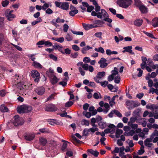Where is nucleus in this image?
Masks as SVG:
<instances>
[{
  "label": "nucleus",
  "instance_id": "1",
  "mask_svg": "<svg viewBox=\"0 0 158 158\" xmlns=\"http://www.w3.org/2000/svg\"><path fill=\"white\" fill-rule=\"evenodd\" d=\"M32 109V107L27 105H23L18 106L17 110L18 113L20 114L28 113Z\"/></svg>",
  "mask_w": 158,
  "mask_h": 158
},
{
  "label": "nucleus",
  "instance_id": "2",
  "mask_svg": "<svg viewBox=\"0 0 158 158\" xmlns=\"http://www.w3.org/2000/svg\"><path fill=\"white\" fill-rule=\"evenodd\" d=\"M126 104L128 110H132L139 106L140 103L137 101L128 100L126 102Z\"/></svg>",
  "mask_w": 158,
  "mask_h": 158
},
{
  "label": "nucleus",
  "instance_id": "3",
  "mask_svg": "<svg viewBox=\"0 0 158 158\" xmlns=\"http://www.w3.org/2000/svg\"><path fill=\"white\" fill-rule=\"evenodd\" d=\"M132 0H117V4L119 6L126 8L131 5Z\"/></svg>",
  "mask_w": 158,
  "mask_h": 158
},
{
  "label": "nucleus",
  "instance_id": "4",
  "mask_svg": "<svg viewBox=\"0 0 158 158\" xmlns=\"http://www.w3.org/2000/svg\"><path fill=\"white\" fill-rule=\"evenodd\" d=\"M55 4L56 7L59 8L63 10H68L69 9V3L68 2H60L55 1Z\"/></svg>",
  "mask_w": 158,
  "mask_h": 158
},
{
  "label": "nucleus",
  "instance_id": "5",
  "mask_svg": "<svg viewBox=\"0 0 158 158\" xmlns=\"http://www.w3.org/2000/svg\"><path fill=\"white\" fill-rule=\"evenodd\" d=\"M14 120L13 123L15 126L17 127L23 125L24 121L22 118H20L18 115H15L14 117Z\"/></svg>",
  "mask_w": 158,
  "mask_h": 158
},
{
  "label": "nucleus",
  "instance_id": "6",
  "mask_svg": "<svg viewBox=\"0 0 158 158\" xmlns=\"http://www.w3.org/2000/svg\"><path fill=\"white\" fill-rule=\"evenodd\" d=\"M12 82L13 83V85H19V83H21L20 77L18 75L16 74H12L11 75Z\"/></svg>",
  "mask_w": 158,
  "mask_h": 158
},
{
  "label": "nucleus",
  "instance_id": "7",
  "mask_svg": "<svg viewBox=\"0 0 158 158\" xmlns=\"http://www.w3.org/2000/svg\"><path fill=\"white\" fill-rule=\"evenodd\" d=\"M31 76L34 79V81L36 82H38L40 79V73L36 70H33L31 72Z\"/></svg>",
  "mask_w": 158,
  "mask_h": 158
},
{
  "label": "nucleus",
  "instance_id": "8",
  "mask_svg": "<svg viewBox=\"0 0 158 158\" xmlns=\"http://www.w3.org/2000/svg\"><path fill=\"white\" fill-rule=\"evenodd\" d=\"M44 109L48 111L53 112L56 111L57 110V108L55 105L50 104L46 106Z\"/></svg>",
  "mask_w": 158,
  "mask_h": 158
},
{
  "label": "nucleus",
  "instance_id": "9",
  "mask_svg": "<svg viewBox=\"0 0 158 158\" xmlns=\"http://www.w3.org/2000/svg\"><path fill=\"white\" fill-rule=\"evenodd\" d=\"M35 91L38 95H42L44 93L45 89L43 86H41L36 88Z\"/></svg>",
  "mask_w": 158,
  "mask_h": 158
},
{
  "label": "nucleus",
  "instance_id": "10",
  "mask_svg": "<svg viewBox=\"0 0 158 158\" xmlns=\"http://www.w3.org/2000/svg\"><path fill=\"white\" fill-rule=\"evenodd\" d=\"M24 137L25 139L26 140L31 141L33 140L35 137V135L34 134L29 133L26 134V135H24Z\"/></svg>",
  "mask_w": 158,
  "mask_h": 158
},
{
  "label": "nucleus",
  "instance_id": "11",
  "mask_svg": "<svg viewBox=\"0 0 158 158\" xmlns=\"http://www.w3.org/2000/svg\"><path fill=\"white\" fill-rule=\"evenodd\" d=\"M138 8L142 14H146L148 12V8L144 5H141Z\"/></svg>",
  "mask_w": 158,
  "mask_h": 158
},
{
  "label": "nucleus",
  "instance_id": "12",
  "mask_svg": "<svg viewBox=\"0 0 158 158\" xmlns=\"http://www.w3.org/2000/svg\"><path fill=\"white\" fill-rule=\"evenodd\" d=\"M132 48V46H129L124 47L123 48V49H124V50H123L122 52L123 53H125L126 52H128L129 53L131 54H134V53L132 52V50L131 49Z\"/></svg>",
  "mask_w": 158,
  "mask_h": 158
},
{
  "label": "nucleus",
  "instance_id": "13",
  "mask_svg": "<svg viewBox=\"0 0 158 158\" xmlns=\"http://www.w3.org/2000/svg\"><path fill=\"white\" fill-rule=\"evenodd\" d=\"M143 23V20L140 19H136L134 22V24L135 26L139 27L141 26Z\"/></svg>",
  "mask_w": 158,
  "mask_h": 158
},
{
  "label": "nucleus",
  "instance_id": "14",
  "mask_svg": "<svg viewBox=\"0 0 158 158\" xmlns=\"http://www.w3.org/2000/svg\"><path fill=\"white\" fill-rule=\"evenodd\" d=\"M39 141L40 144L43 146H45L47 142V139L43 137L40 138Z\"/></svg>",
  "mask_w": 158,
  "mask_h": 158
},
{
  "label": "nucleus",
  "instance_id": "15",
  "mask_svg": "<svg viewBox=\"0 0 158 158\" xmlns=\"http://www.w3.org/2000/svg\"><path fill=\"white\" fill-rule=\"evenodd\" d=\"M87 152L93 155L95 157H97L99 154V152L97 151H94L92 149H89Z\"/></svg>",
  "mask_w": 158,
  "mask_h": 158
},
{
  "label": "nucleus",
  "instance_id": "16",
  "mask_svg": "<svg viewBox=\"0 0 158 158\" xmlns=\"http://www.w3.org/2000/svg\"><path fill=\"white\" fill-rule=\"evenodd\" d=\"M152 25L154 27H158V18L156 17L152 19Z\"/></svg>",
  "mask_w": 158,
  "mask_h": 158
},
{
  "label": "nucleus",
  "instance_id": "17",
  "mask_svg": "<svg viewBox=\"0 0 158 158\" xmlns=\"http://www.w3.org/2000/svg\"><path fill=\"white\" fill-rule=\"evenodd\" d=\"M92 48V47L88 45L85 47L82 48L81 52L83 54H85L86 53V51Z\"/></svg>",
  "mask_w": 158,
  "mask_h": 158
},
{
  "label": "nucleus",
  "instance_id": "18",
  "mask_svg": "<svg viewBox=\"0 0 158 158\" xmlns=\"http://www.w3.org/2000/svg\"><path fill=\"white\" fill-rule=\"evenodd\" d=\"M40 0L41 2L44 3L42 6V10H45L49 7V4L48 3H45V1H42V0Z\"/></svg>",
  "mask_w": 158,
  "mask_h": 158
},
{
  "label": "nucleus",
  "instance_id": "19",
  "mask_svg": "<svg viewBox=\"0 0 158 158\" xmlns=\"http://www.w3.org/2000/svg\"><path fill=\"white\" fill-rule=\"evenodd\" d=\"M140 111V110L139 108H138L137 109L135 110L133 112V115L137 118L138 117L140 116L139 113Z\"/></svg>",
  "mask_w": 158,
  "mask_h": 158
},
{
  "label": "nucleus",
  "instance_id": "20",
  "mask_svg": "<svg viewBox=\"0 0 158 158\" xmlns=\"http://www.w3.org/2000/svg\"><path fill=\"white\" fill-rule=\"evenodd\" d=\"M83 27L86 30H88L90 29L93 28V26L92 24H88L85 23L83 24Z\"/></svg>",
  "mask_w": 158,
  "mask_h": 158
},
{
  "label": "nucleus",
  "instance_id": "21",
  "mask_svg": "<svg viewBox=\"0 0 158 158\" xmlns=\"http://www.w3.org/2000/svg\"><path fill=\"white\" fill-rule=\"evenodd\" d=\"M59 81V79H57L56 77L54 75L52 78L51 80V82L52 85H54L56 84Z\"/></svg>",
  "mask_w": 158,
  "mask_h": 158
},
{
  "label": "nucleus",
  "instance_id": "22",
  "mask_svg": "<svg viewBox=\"0 0 158 158\" xmlns=\"http://www.w3.org/2000/svg\"><path fill=\"white\" fill-rule=\"evenodd\" d=\"M0 110L2 112H7L8 111V109L5 105H2L0 107Z\"/></svg>",
  "mask_w": 158,
  "mask_h": 158
},
{
  "label": "nucleus",
  "instance_id": "23",
  "mask_svg": "<svg viewBox=\"0 0 158 158\" xmlns=\"http://www.w3.org/2000/svg\"><path fill=\"white\" fill-rule=\"evenodd\" d=\"M67 146L68 145L66 143H64L63 144L60 149L62 152H64L67 150V149H66Z\"/></svg>",
  "mask_w": 158,
  "mask_h": 158
},
{
  "label": "nucleus",
  "instance_id": "24",
  "mask_svg": "<svg viewBox=\"0 0 158 158\" xmlns=\"http://www.w3.org/2000/svg\"><path fill=\"white\" fill-rule=\"evenodd\" d=\"M101 11L102 16L103 17L105 18L109 17L108 13L104 9H102Z\"/></svg>",
  "mask_w": 158,
  "mask_h": 158
},
{
  "label": "nucleus",
  "instance_id": "25",
  "mask_svg": "<svg viewBox=\"0 0 158 158\" xmlns=\"http://www.w3.org/2000/svg\"><path fill=\"white\" fill-rule=\"evenodd\" d=\"M39 131L42 133H49L50 132V131L47 128H43L39 129Z\"/></svg>",
  "mask_w": 158,
  "mask_h": 158
},
{
  "label": "nucleus",
  "instance_id": "26",
  "mask_svg": "<svg viewBox=\"0 0 158 158\" xmlns=\"http://www.w3.org/2000/svg\"><path fill=\"white\" fill-rule=\"evenodd\" d=\"M45 41V40H42L38 41L36 43V45H38V48H40L42 47L43 46H41V45L44 44Z\"/></svg>",
  "mask_w": 158,
  "mask_h": 158
},
{
  "label": "nucleus",
  "instance_id": "27",
  "mask_svg": "<svg viewBox=\"0 0 158 158\" xmlns=\"http://www.w3.org/2000/svg\"><path fill=\"white\" fill-rule=\"evenodd\" d=\"M98 125L100 127V128L102 129L105 128L107 126L106 123L102 122H99L98 123Z\"/></svg>",
  "mask_w": 158,
  "mask_h": 158
},
{
  "label": "nucleus",
  "instance_id": "28",
  "mask_svg": "<svg viewBox=\"0 0 158 158\" xmlns=\"http://www.w3.org/2000/svg\"><path fill=\"white\" fill-rule=\"evenodd\" d=\"M144 148V146H141L140 149L139 150L138 152V154L139 155H141L143 154L145 152Z\"/></svg>",
  "mask_w": 158,
  "mask_h": 158
},
{
  "label": "nucleus",
  "instance_id": "29",
  "mask_svg": "<svg viewBox=\"0 0 158 158\" xmlns=\"http://www.w3.org/2000/svg\"><path fill=\"white\" fill-rule=\"evenodd\" d=\"M33 65L35 67L41 69L42 68V66L39 63L36 61H34Z\"/></svg>",
  "mask_w": 158,
  "mask_h": 158
},
{
  "label": "nucleus",
  "instance_id": "30",
  "mask_svg": "<svg viewBox=\"0 0 158 158\" xmlns=\"http://www.w3.org/2000/svg\"><path fill=\"white\" fill-rule=\"evenodd\" d=\"M78 12V10H72L69 12V15L72 16H74Z\"/></svg>",
  "mask_w": 158,
  "mask_h": 158
},
{
  "label": "nucleus",
  "instance_id": "31",
  "mask_svg": "<svg viewBox=\"0 0 158 158\" xmlns=\"http://www.w3.org/2000/svg\"><path fill=\"white\" fill-rule=\"evenodd\" d=\"M105 72L103 71L101 72H99L98 73L97 76L99 78H101L102 77L105 76Z\"/></svg>",
  "mask_w": 158,
  "mask_h": 158
},
{
  "label": "nucleus",
  "instance_id": "32",
  "mask_svg": "<svg viewBox=\"0 0 158 158\" xmlns=\"http://www.w3.org/2000/svg\"><path fill=\"white\" fill-rule=\"evenodd\" d=\"M99 94H98L97 93H95L93 95V97L96 99H98L99 98H102V97L101 95V94L99 93H98Z\"/></svg>",
  "mask_w": 158,
  "mask_h": 158
},
{
  "label": "nucleus",
  "instance_id": "33",
  "mask_svg": "<svg viewBox=\"0 0 158 158\" xmlns=\"http://www.w3.org/2000/svg\"><path fill=\"white\" fill-rule=\"evenodd\" d=\"M5 15L8 19L10 20V10L9 9H7L5 12Z\"/></svg>",
  "mask_w": 158,
  "mask_h": 158
},
{
  "label": "nucleus",
  "instance_id": "34",
  "mask_svg": "<svg viewBox=\"0 0 158 158\" xmlns=\"http://www.w3.org/2000/svg\"><path fill=\"white\" fill-rule=\"evenodd\" d=\"M28 88V87L27 86L23 84L22 85L21 87H20V90H22L23 92L27 89Z\"/></svg>",
  "mask_w": 158,
  "mask_h": 158
},
{
  "label": "nucleus",
  "instance_id": "35",
  "mask_svg": "<svg viewBox=\"0 0 158 158\" xmlns=\"http://www.w3.org/2000/svg\"><path fill=\"white\" fill-rule=\"evenodd\" d=\"M115 76V74L114 73H112L111 75H109L108 77V81H112L114 78V77Z\"/></svg>",
  "mask_w": 158,
  "mask_h": 158
},
{
  "label": "nucleus",
  "instance_id": "36",
  "mask_svg": "<svg viewBox=\"0 0 158 158\" xmlns=\"http://www.w3.org/2000/svg\"><path fill=\"white\" fill-rule=\"evenodd\" d=\"M135 5L137 7H139L141 5L142 2L140 0H134Z\"/></svg>",
  "mask_w": 158,
  "mask_h": 158
},
{
  "label": "nucleus",
  "instance_id": "37",
  "mask_svg": "<svg viewBox=\"0 0 158 158\" xmlns=\"http://www.w3.org/2000/svg\"><path fill=\"white\" fill-rule=\"evenodd\" d=\"M143 33L147 36L150 37L151 38L153 39H156V38L151 33H148L145 31H144Z\"/></svg>",
  "mask_w": 158,
  "mask_h": 158
},
{
  "label": "nucleus",
  "instance_id": "38",
  "mask_svg": "<svg viewBox=\"0 0 158 158\" xmlns=\"http://www.w3.org/2000/svg\"><path fill=\"white\" fill-rule=\"evenodd\" d=\"M114 112L118 117H122V114L120 113L118 110H114Z\"/></svg>",
  "mask_w": 158,
  "mask_h": 158
},
{
  "label": "nucleus",
  "instance_id": "39",
  "mask_svg": "<svg viewBox=\"0 0 158 158\" xmlns=\"http://www.w3.org/2000/svg\"><path fill=\"white\" fill-rule=\"evenodd\" d=\"M81 123L82 125H85L87 126H88L89 125V121L85 119H83Z\"/></svg>",
  "mask_w": 158,
  "mask_h": 158
},
{
  "label": "nucleus",
  "instance_id": "40",
  "mask_svg": "<svg viewBox=\"0 0 158 158\" xmlns=\"http://www.w3.org/2000/svg\"><path fill=\"white\" fill-rule=\"evenodd\" d=\"M9 2L7 0H5L2 1V6L4 7L6 6L9 4Z\"/></svg>",
  "mask_w": 158,
  "mask_h": 158
},
{
  "label": "nucleus",
  "instance_id": "41",
  "mask_svg": "<svg viewBox=\"0 0 158 158\" xmlns=\"http://www.w3.org/2000/svg\"><path fill=\"white\" fill-rule=\"evenodd\" d=\"M73 102L72 101H69L65 103V106L66 107H69L72 105Z\"/></svg>",
  "mask_w": 158,
  "mask_h": 158
},
{
  "label": "nucleus",
  "instance_id": "42",
  "mask_svg": "<svg viewBox=\"0 0 158 158\" xmlns=\"http://www.w3.org/2000/svg\"><path fill=\"white\" fill-rule=\"evenodd\" d=\"M83 114L84 115H85L86 117L88 118H89L92 115L91 113L89 112H83Z\"/></svg>",
  "mask_w": 158,
  "mask_h": 158
},
{
  "label": "nucleus",
  "instance_id": "43",
  "mask_svg": "<svg viewBox=\"0 0 158 158\" xmlns=\"http://www.w3.org/2000/svg\"><path fill=\"white\" fill-rule=\"evenodd\" d=\"M49 57L55 61H56L57 59V57L52 54L49 55Z\"/></svg>",
  "mask_w": 158,
  "mask_h": 158
},
{
  "label": "nucleus",
  "instance_id": "44",
  "mask_svg": "<svg viewBox=\"0 0 158 158\" xmlns=\"http://www.w3.org/2000/svg\"><path fill=\"white\" fill-rule=\"evenodd\" d=\"M100 83L102 86L105 87L108 85V82L107 81H105L103 82H101Z\"/></svg>",
  "mask_w": 158,
  "mask_h": 158
},
{
  "label": "nucleus",
  "instance_id": "45",
  "mask_svg": "<svg viewBox=\"0 0 158 158\" xmlns=\"http://www.w3.org/2000/svg\"><path fill=\"white\" fill-rule=\"evenodd\" d=\"M94 9V7L93 6H89L87 7V11L88 12H91Z\"/></svg>",
  "mask_w": 158,
  "mask_h": 158
},
{
  "label": "nucleus",
  "instance_id": "46",
  "mask_svg": "<svg viewBox=\"0 0 158 158\" xmlns=\"http://www.w3.org/2000/svg\"><path fill=\"white\" fill-rule=\"evenodd\" d=\"M137 70L138 71H139V73L137 75L138 77H141L142 76V74H143V70L140 68H138L137 69Z\"/></svg>",
  "mask_w": 158,
  "mask_h": 158
},
{
  "label": "nucleus",
  "instance_id": "47",
  "mask_svg": "<svg viewBox=\"0 0 158 158\" xmlns=\"http://www.w3.org/2000/svg\"><path fill=\"white\" fill-rule=\"evenodd\" d=\"M89 131L88 129L85 128L84 129L83 131V136H87L88 135Z\"/></svg>",
  "mask_w": 158,
  "mask_h": 158
},
{
  "label": "nucleus",
  "instance_id": "48",
  "mask_svg": "<svg viewBox=\"0 0 158 158\" xmlns=\"http://www.w3.org/2000/svg\"><path fill=\"white\" fill-rule=\"evenodd\" d=\"M71 31L74 34L81 35H83V33L82 31H76L73 30H71Z\"/></svg>",
  "mask_w": 158,
  "mask_h": 158
},
{
  "label": "nucleus",
  "instance_id": "49",
  "mask_svg": "<svg viewBox=\"0 0 158 158\" xmlns=\"http://www.w3.org/2000/svg\"><path fill=\"white\" fill-rule=\"evenodd\" d=\"M69 26L67 24H64L63 25V31L64 32H66L69 29Z\"/></svg>",
  "mask_w": 158,
  "mask_h": 158
},
{
  "label": "nucleus",
  "instance_id": "50",
  "mask_svg": "<svg viewBox=\"0 0 158 158\" xmlns=\"http://www.w3.org/2000/svg\"><path fill=\"white\" fill-rule=\"evenodd\" d=\"M102 33L101 32H98L95 33L94 36L99 38H102Z\"/></svg>",
  "mask_w": 158,
  "mask_h": 158
},
{
  "label": "nucleus",
  "instance_id": "51",
  "mask_svg": "<svg viewBox=\"0 0 158 158\" xmlns=\"http://www.w3.org/2000/svg\"><path fill=\"white\" fill-rule=\"evenodd\" d=\"M95 22L97 25H102L104 23V22L102 21L99 20H96Z\"/></svg>",
  "mask_w": 158,
  "mask_h": 158
},
{
  "label": "nucleus",
  "instance_id": "52",
  "mask_svg": "<svg viewBox=\"0 0 158 158\" xmlns=\"http://www.w3.org/2000/svg\"><path fill=\"white\" fill-rule=\"evenodd\" d=\"M44 45L46 47H49L52 46V44L51 42H50L48 41H45Z\"/></svg>",
  "mask_w": 158,
  "mask_h": 158
},
{
  "label": "nucleus",
  "instance_id": "53",
  "mask_svg": "<svg viewBox=\"0 0 158 158\" xmlns=\"http://www.w3.org/2000/svg\"><path fill=\"white\" fill-rule=\"evenodd\" d=\"M72 47L73 49L75 51H78L80 50V48L76 45H73Z\"/></svg>",
  "mask_w": 158,
  "mask_h": 158
},
{
  "label": "nucleus",
  "instance_id": "54",
  "mask_svg": "<svg viewBox=\"0 0 158 158\" xmlns=\"http://www.w3.org/2000/svg\"><path fill=\"white\" fill-rule=\"evenodd\" d=\"M114 82L115 83L117 84H118L119 83L120 81V78L118 76H117L115 78V80H114Z\"/></svg>",
  "mask_w": 158,
  "mask_h": 158
},
{
  "label": "nucleus",
  "instance_id": "55",
  "mask_svg": "<svg viewBox=\"0 0 158 158\" xmlns=\"http://www.w3.org/2000/svg\"><path fill=\"white\" fill-rule=\"evenodd\" d=\"M90 61V58L88 57H85L83 59V61L85 63H89Z\"/></svg>",
  "mask_w": 158,
  "mask_h": 158
},
{
  "label": "nucleus",
  "instance_id": "56",
  "mask_svg": "<svg viewBox=\"0 0 158 158\" xmlns=\"http://www.w3.org/2000/svg\"><path fill=\"white\" fill-rule=\"evenodd\" d=\"M55 95L56 94L55 93L54 94H51V95L47 98V101L50 100L54 99Z\"/></svg>",
  "mask_w": 158,
  "mask_h": 158
},
{
  "label": "nucleus",
  "instance_id": "57",
  "mask_svg": "<svg viewBox=\"0 0 158 158\" xmlns=\"http://www.w3.org/2000/svg\"><path fill=\"white\" fill-rule=\"evenodd\" d=\"M45 12L46 14H52L53 12L52 10L50 8H48L46 10H45Z\"/></svg>",
  "mask_w": 158,
  "mask_h": 158
},
{
  "label": "nucleus",
  "instance_id": "58",
  "mask_svg": "<svg viewBox=\"0 0 158 158\" xmlns=\"http://www.w3.org/2000/svg\"><path fill=\"white\" fill-rule=\"evenodd\" d=\"M63 47L62 45H58V48L57 49L60 52H61L62 54H64V52L62 50V48H63Z\"/></svg>",
  "mask_w": 158,
  "mask_h": 158
},
{
  "label": "nucleus",
  "instance_id": "59",
  "mask_svg": "<svg viewBox=\"0 0 158 158\" xmlns=\"http://www.w3.org/2000/svg\"><path fill=\"white\" fill-rule=\"evenodd\" d=\"M64 21L65 20L64 19H60L59 17H58L56 19V22L57 23H60V22L64 23Z\"/></svg>",
  "mask_w": 158,
  "mask_h": 158
},
{
  "label": "nucleus",
  "instance_id": "60",
  "mask_svg": "<svg viewBox=\"0 0 158 158\" xmlns=\"http://www.w3.org/2000/svg\"><path fill=\"white\" fill-rule=\"evenodd\" d=\"M107 60L106 59L104 58H102L100 60H99L98 62V63H106Z\"/></svg>",
  "mask_w": 158,
  "mask_h": 158
},
{
  "label": "nucleus",
  "instance_id": "61",
  "mask_svg": "<svg viewBox=\"0 0 158 158\" xmlns=\"http://www.w3.org/2000/svg\"><path fill=\"white\" fill-rule=\"evenodd\" d=\"M65 38L68 41H70L72 40V37L69 33H68L66 35Z\"/></svg>",
  "mask_w": 158,
  "mask_h": 158
},
{
  "label": "nucleus",
  "instance_id": "62",
  "mask_svg": "<svg viewBox=\"0 0 158 158\" xmlns=\"http://www.w3.org/2000/svg\"><path fill=\"white\" fill-rule=\"evenodd\" d=\"M147 62L148 63V64L150 66H151L153 64V62L151 59L148 58L147 60Z\"/></svg>",
  "mask_w": 158,
  "mask_h": 158
},
{
  "label": "nucleus",
  "instance_id": "63",
  "mask_svg": "<svg viewBox=\"0 0 158 158\" xmlns=\"http://www.w3.org/2000/svg\"><path fill=\"white\" fill-rule=\"evenodd\" d=\"M89 65L86 63L83 64L82 65V68L85 70H87L88 69Z\"/></svg>",
  "mask_w": 158,
  "mask_h": 158
},
{
  "label": "nucleus",
  "instance_id": "64",
  "mask_svg": "<svg viewBox=\"0 0 158 158\" xmlns=\"http://www.w3.org/2000/svg\"><path fill=\"white\" fill-rule=\"evenodd\" d=\"M78 56V54L77 52H75L74 54L73 53L71 54V56L73 58H77Z\"/></svg>",
  "mask_w": 158,
  "mask_h": 158
}]
</instances>
